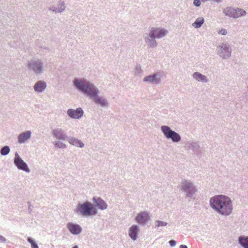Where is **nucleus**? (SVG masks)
<instances>
[{
    "label": "nucleus",
    "instance_id": "0eeeda50",
    "mask_svg": "<svg viewBox=\"0 0 248 248\" xmlns=\"http://www.w3.org/2000/svg\"><path fill=\"white\" fill-rule=\"evenodd\" d=\"M217 54L223 59H228L231 55L232 48L229 44L223 43L217 47Z\"/></svg>",
    "mask_w": 248,
    "mask_h": 248
},
{
    "label": "nucleus",
    "instance_id": "1a4fd4ad",
    "mask_svg": "<svg viewBox=\"0 0 248 248\" xmlns=\"http://www.w3.org/2000/svg\"><path fill=\"white\" fill-rule=\"evenodd\" d=\"M135 220L139 224L144 225L150 220L149 213L147 211L140 212L138 214Z\"/></svg>",
    "mask_w": 248,
    "mask_h": 248
},
{
    "label": "nucleus",
    "instance_id": "dca6fc26",
    "mask_svg": "<svg viewBox=\"0 0 248 248\" xmlns=\"http://www.w3.org/2000/svg\"><path fill=\"white\" fill-rule=\"evenodd\" d=\"M145 42L150 48H154L157 46V43L155 40V37L152 36L150 33L147 36L144 37Z\"/></svg>",
    "mask_w": 248,
    "mask_h": 248
},
{
    "label": "nucleus",
    "instance_id": "b1692460",
    "mask_svg": "<svg viewBox=\"0 0 248 248\" xmlns=\"http://www.w3.org/2000/svg\"><path fill=\"white\" fill-rule=\"evenodd\" d=\"M204 22V18L202 16L197 18L195 22L192 23V26L195 29H198L202 27Z\"/></svg>",
    "mask_w": 248,
    "mask_h": 248
},
{
    "label": "nucleus",
    "instance_id": "9d476101",
    "mask_svg": "<svg viewBox=\"0 0 248 248\" xmlns=\"http://www.w3.org/2000/svg\"><path fill=\"white\" fill-rule=\"evenodd\" d=\"M52 135L61 140H67L69 136H67L64 131L60 128H56L52 131Z\"/></svg>",
    "mask_w": 248,
    "mask_h": 248
},
{
    "label": "nucleus",
    "instance_id": "ddd939ff",
    "mask_svg": "<svg viewBox=\"0 0 248 248\" xmlns=\"http://www.w3.org/2000/svg\"><path fill=\"white\" fill-rule=\"evenodd\" d=\"M167 32L166 30L159 28L152 27L150 31V33L152 36H155L156 38H161L165 36Z\"/></svg>",
    "mask_w": 248,
    "mask_h": 248
},
{
    "label": "nucleus",
    "instance_id": "cd10ccee",
    "mask_svg": "<svg viewBox=\"0 0 248 248\" xmlns=\"http://www.w3.org/2000/svg\"><path fill=\"white\" fill-rule=\"evenodd\" d=\"M27 241L31 244V248H39L38 244L33 238L28 237L27 238Z\"/></svg>",
    "mask_w": 248,
    "mask_h": 248
},
{
    "label": "nucleus",
    "instance_id": "9b49d317",
    "mask_svg": "<svg viewBox=\"0 0 248 248\" xmlns=\"http://www.w3.org/2000/svg\"><path fill=\"white\" fill-rule=\"evenodd\" d=\"M84 111L82 108H78L76 109L69 108L67 110L68 115L72 119H78L83 115Z\"/></svg>",
    "mask_w": 248,
    "mask_h": 248
},
{
    "label": "nucleus",
    "instance_id": "c9c22d12",
    "mask_svg": "<svg viewBox=\"0 0 248 248\" xmlns=\"http://www.w3.org/2000/svg\"><path fill=\"white\" fill-rule=\"evenodd\" d=\"M169 243L171 247H174L176 245V241L174 240H171L169 241Z\"/></svg>",
    "mask_w": 248,
    "mask_h": 248
},
{
    "label": "nucleus",
    "instance_id": "f3484780",
    "mask_svg": "<svg viewBox=\"0 0 248 248\" xmlns=\"http://www.w3.org/2000/svg\"><path fill=\"white\" fill-rule=\"evenodd\" d=\"M31 131H27L21 133L18 136V142L20 144L25 143L31 138Z\"/></svg>",
    "mask_w": 248,
    "mask_h": 248
},
{
    "label": "nucleus",
    "instance_id": "20e7f679",
    "mask_svg": "<svg viewBox=\"0 0 248 248\" xmlns=\"http://www.w3.org/2000/svg\"><path fill=\"white\" fill-rule=\"evenodd\" d=\"M161 130L164 137L168 140H171L174 143H178L181 140L180 134L172 130L170 127L167 125H162Z\"/></svg>",
    "mask_w": 248,
    "mask_h": 248
},
{
    "label": "nucleus",
    "instance_id": "4be33fe9",
    "mask_svg": "<svg viewBox=\"0 0 248 248\" xmlns=\"http://www.w3.org/2000/svg\"><path fill=\"white\" fill-rule=\"evenodd\" d=\"M238 243L243 248H248V236H240L238 238Z\"/></svg>",
    "mask_w": 248,
    "mask_h": 248
},
{
    "label": "nucleus",
    "instance_id": "a19ab883",
    "mask_svg": "<svg viewBox=\"0 0 248 248\" xmlns=\"http://www.w3.org/2000/svg\"><path fill=\"white\" fill-rule=\"evenodd\" d=\"M72 248H78V246H75L73 247Z\"/></svg>",
    "mask_w": 248,
    "mask_h": 248
},
{
    "label": "nucleus",
    "instance_id": "412c9836",
    "mask_svg": "<svg viewBox=\"0 0 248 248\" xmlns=\"http://www.w3.org/2000/svg\"><path fill=\"white\" fill-rule=\"evenodd\" d=\"M186 147L191 149L194 152H197L200 149V145L196 142L188 141L186 143Z\"/></svg>",
    "mask_w": 248,
    "mask_h": 248
},
{
    "label": "nucleus",
    "instance_id": "a878e982",
    "mask_svg": "<svg viewBox=\"0 0 248 248\" xmlns=\"http://www.w3.org/2000/svg\"><path fill=\"white\" fill-rule=\"evenodd\" d=\"M246 14V12L245 10L240 8H235L234 10V18H238L240 16H243Z\"/></svg>",
    "mask_w": 248,
    "mask_h": 248
},
{
    "label": "nucleus",
    "instance_id": "2eb2a0df",
    "mask_svg": "<svg viewBox=\"0 0 248 248\" xmlns=\"http://www.w3.org/2000/svg\"><path fill=\"white\" fill-rule=\"evenodd\" d=\"M93 201L94 204L93 205L96 208L97 207L101 210H104L107 208V204L101 198L98 197H93Z\"/></svg>",
    "mask_w": 248,
    "mask_h": 248
},
{
    "label": "nucleus",
    "instance_id": "423d86ee",
    "mask_svg": "<svg viewBox=\"0 0 248 248\" xmlns=\"http://www.w3.org/2000/svg\"><path fill=\"white\" fill-rule=\"evenodd\" d=\"M181 189L185 192L186 197L189 198H191L197 191L194 184L187 180H185L182 183Z\"/></svg>",
    "mask_w": 248,
    "mask_h": 248
},
{
    "label": "nucleus",
    "instance_id": "72a5a7b5",
    "mask_svg": "<svg viewBox=\"0 0 248 248\" xmlns=\"http://www.w3.org/2000/svg\"><path fill=\"white\" fill-rule=\"evenodd\" d=\"M218 33L219 34H221L222 35H225L227 33V30L225 29H221V30L218 31Z\"/></svg>",
    "mask_w": 248,
    "mask_h": 248
},
{
    "label": "nucleus",
    "instance_id": "4c0bfd02",
    "mask_svg": "<svg viewBox=\"0 0 248 248\" xmlns=\"http://www.w3.org/2000/svg\"><path fill=\"white\" fill-rule=\"evenodd\" d=\"M180 248H188V247L185 245H181L180 246Z\"/></svg>",
    "mask_w": 248,
    "mask_h": 248
},
{
    "label": "nucleus",
    "instance_id": "e433bc0d",
    "mask_svg": "<svg viewBox=\"0 0 248 248\" xmlns=\"http://www.w3.org/2000/svg\"><path fill=\"white\" fill-rule=\"evenodd\" d=\"M6 239L3 236L0 235V242L5 243L6 242Z\"/></svg>",
    "mask_w": 248,
    "mask_h": 248
},
{
    "label": "nucleus",
    "instance_id": "aec40b11",
    "mask_svg": "<svg viewBox=\"0 0 248 248\" xmlns=\"http://www.w3.org/2000/svg\"><path fill=\"white\" fill-rule=\"evenodd\" d=\"M67 141H68L70 144L78 147L82 148L84 146V143L80 140L75 138L69 137L68 138H67Z\"/></svg>",
    "mask_w": 248,
    "mask_h": 248
},
{
    "label": "nucleus",
    "instance_id": "6e6552de",
    "mask_svg": "<svg viewBox=\"0 0 248 248\" xmlns=\"http://www.w3.org/2000/svg\"><path fill=\"white\" fill-rule=\"evenodd\" d=\"M14 164L19 170H23L28 173H29L31 171L27 164L21 158L17 152L15 154Z\"/></svg>",
    "mask_w": 248,
    "mask_h": 248
},
{
    "label": "nucleus",
    "instance_id": "f257e3e1",
    "mask_svg": "<svg viewBox=\"0 0 248 248\" xmlns=\"http://www.w3.org/2000/svg\"><path fill=\"white\" fill-rule=\"evenodd\" d=\"M75 87L79 92L91 97L93 101L102 108L108 106V101L99 96V92L95 85L85 78H75L73 81Z\"/></svg>",
    "mask_w": 248,
    "mask_h": 248
},
{
    "label": "nucleus",
    "instance_id": "f03ea898",
    "mask_svg": "<svg viewBox=\"0 0 248 248\" xmlns=\"http://www.w3.org/2000/svg\"><path fill=\"white\" fill-rule=\"evenodd\" d=\"M209 203L214 210L222 216H229L233 209L232 201L224 195H217L211 197Z\"/></svg>",
    "mask_w": 248,
    "mask_h": 248
},
{
    "label": "nucleus",
    "instance_id": "f704fd0d",
    "mask_svg": "<svg viewBox=\"0 0 248 248\" xmlns=\"http://www.w3.org/2000/svg\"><path fill=\"white\" fill-rule=\"evenodd\" d=\"M201 4L200 0H194L193 5L196 7H199Z\"/></svg>",
    "mask_w": 248,
    "mask_h": 248
},
{
    "label": "nucleus",
    "instance_id": "39448f33",
    "mask_svg": "<svg viewBox=\"0 0 248 248\" xmlns=\"http://www.w3.org/2000/svg\"><path fill=\"white\" fill-rule=\"evenodd\" d=\"M28 69L37 75H40L44 71V63L40 59L30 60L28 62Z\"/></svg>",
    "mask_w": 248,
    "mask_h": 248
},
{
    "label": "nucleus",
    "instance_id": "c756f323",
    "mask_svg": "<svg viewBox=\"0 0 248 248\" xmlns=\"http://www.w3.org/2000/svg\"><path fill=\"white\" fill-rule=\"evenodd\" d=\"M54 145L56 147H58L60 149H64L66 147V146L64 143L62 142H60V141H56Z\"/></svg>",
    "mask_w": 248,
    "mask_h": 248
},
{
    "label": "nucleus",
    "instance_id": "c85d7f7f",
    "mask_svg": "<svg viewBox=\"0 0 248 248\" xmlns=\"http://www.w3.org/2000/svg\"><path fill=\"white\" fill-rule=\"evenodd\" d=\"M65 2L64 1H60L58 4V10L60 13L63 12L65 9Z\"/></svg>",
    "mask_w": 248,
    "mask_h": 248
},
{
    "label": "nucleus",
    "instance_id": "a211bd4d",
    "mask_svg": "<svg viewBox=\"0 0 248 248\" xmlns=\"http://www.w3.org/2000/svg\"><path fill=\"white\" fill-rule=\"evenodd\" d=\"M46 87V83L44 81L39 80L35 83L33 88L35 92L38 93H42L45 90Z\"/></svg>",
    "mask_w": 248,
    "mask_h": 248
},
{
    "label": "nucleus",
    "instance_id": "473e14b6",
    "mask_svg": "<svg viewBox=\"0 0 248 248\" xmlns=\"http://www.w3.org/2000/svg\"><path fill=\"white\" fill-rule=\"evenodd\" d=\"M49 10L55 13H60L57 7L52 6L49 8Z\"/></svg>",
    "mask_w": 248,
    "mask_h": 248
},
{
    "label": "nucleus",
    "instance_id": "393cba45",
    "mask_svg": "<svg viewBox=\"0 0 248 248\" xmlns=\"http://www.w3.org/2000/svg\"><path fill=\"white\" fill-rule=\"evenodd\" d=\"M235 8L231 7H228L224 9L223 13L226 16L234 18Z\"/></svg>",
    "mask_w": 248,
    "mask_h": 248
},
{
    "label": "nucleus",
    "instance_id": "f8f14e48",
    "mask_svg": "<svg viewBox=\"0 0 248 248\" xmlns=\"http://www.w3.org/2000/svg\"><path fill=\"white\" fill-rule=\"evenodd\" d=\"M159 75V73H157L147 76L143 78V81L148 83L159 84L161 82V79L158 77Z\"/></svg>",
    "mask_w": 248,
    "mask_h": 248
},
{
    "label": "nucleus",
    "instance_id": "58836bf2",
    "mask_svg": "<svg viewBox=\"0 0 248 248\" xmlns=\"http://www.w3.org/2000/svg\"><path fill=\"white\" fill-rule=\"evenodd\" d=\"M31 206L32 205L29 206L28 211H29V213H31L32 211V209L31 208Z\"/></svg>",
    "mask_w": 248,
    "mask_h": 248
},
{
    "label": "nucleus",
    "instance_id": "7c9ffc66",
    "mask_svg": "<svg viewBox=\"0 0 248 248\" xmlns=\"http://www.w3.org/2000/svg\"><path fill=\"white\" fill-rule=\"evenodd\" d=\"M155 226L157 227H164L167 225L168 223L166 222L156 220L155 222Z\"/></svg>",
    "mask_w": 248,
    "mask_h": 248
},
{
    "label": "nucleus",
    "instance_id": "7ed1b4c3",
    "mask_svg": "<svg viewBox=\"0 0 248 248\" xmlns=\"http://www.w3.org/2000/svg\"><path fill=\"white\" fill-rule=\"evenodd\" d=\"M75 212L83 217H91L97 215L98 211L93 204L87 201L78 203Z\"/></svg>",
    "mask_w": 248,
    "mask_h": 248
},
{
    "label": "nucleus",
    "instance_id": "6ab92c4d",
    "mask_svg": "<svg viewBox=\"0 0 248 248\" xmlns=\"http://www.w3.org/2000/svg\"><path fill=\"white\" fill-rule=\"evenodd\" d=\"M139 232V229L137 225H132L129 229V235L133 240H136L137 238L138 234Z\"/></svg>",
    "mask_w": 248,
    "mask_h": 248
},
{
    "label": "nucleus",
    "instance_id": "5701e85b",
    "mask_svg": "<svg viewBox=\"0 0 248 248\" xmlns=\"http://www.w3.org/2000/svg\"><path fill=\"white\" fill-rule=\"evenodd\" d=\"M193 77L198 81H201L203 83H206L208 81L207 77L205 76L198 72L193 73Z\"/></svg>",
    "mask_w": 248,
    "mask_h": 248
},
{
    "label": "nucleus",
    "instance_id": "ea45409f",
    "mask_svg": "<svg viewBox=\"0 0 248 248\" xmlns=\"http://www.w3.org/2000/svg\"><path fill=\"white\" fill-rule=\"evenodd\" d=\"M27 203L29 204V206L31 205V202H29V201H28V202H27Z\"/></svg>",
    "mask_w": 248,
    "mask_h": 248
},
{
    "label": "nucleus",
    "instance_id": "4468645a",
    "mask_svg": "<svg viewBox=\"0 0 248 248\" xmlns=\"http://www.w3.org/2000/svg\"><path fill=\"white\" fill-rule=\"evenodd\" d=\"M67 228L69 232L74 235H78L82 232V228L77 223L69 222L67 224Z\"/></svg>",
    "mask_w": 248,
    "mask_h": 248
},
{
    "label": "nucleus",
    "instance_id": "bb28decb",
    "mask_svg": "<svg viewBox=\"0 0 248 248\" xmlns=\"http://www.w3.org/2000/svg\"><path fill=\"white\" fill-rule=\"evenodd\" d=\"M10 152V147L8 145H5L2 147L0 150V153L1 155L5 156L9 154Z\"/></svg>",
    "mask_w": 248,
    "mask_h": 248
},
{
    "label": "nucleus",
    "instance_id": "2f4dec72",
    "mask_svg": "<svg viewBox=\"0 0 248 248\" xmlns=\"http://www.w3.org/2000/svg\"><path fill=\"white\" fill-rule=\"evenodd\" d=\"M135 75L139 76L142 73V70L140 65H137L135 68Z\"/></svg>",
    "mask_w": 248,
    "mask_h": 248
}]
</instances>
